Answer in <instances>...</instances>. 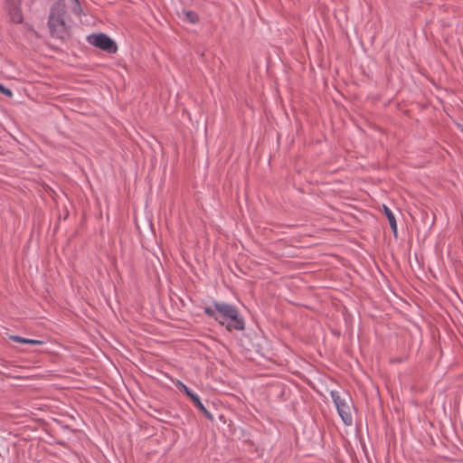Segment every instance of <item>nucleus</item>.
Instances as JSON below:
<instances>
[{"mask_svg": "<svg viewBox=\"0 0 463 463\" xmlns=\"http://www.w3.org/2000/svg\"><path fill=\"white\" fill-rule=\"evenodd\" d=\"M215 310L218 313L217 321L225 326L228 330H242L244 328L243 319L240 317L237 308L232 305L214 302Z\"/></svg>", "mask_w": 463, "mask_h": 463, "instance_id": "nucleus-1", "label": "nucleus"}, {"mask_svg": "<svg viewBox=\"0 0 463 463\" xmlns=\"http://www.w3.org/2000/svg\"><path fill=\"white\" fill-rule=\"evenodd\" d=\"M49 27L51 33L58 38H62L67 32L66 6L63 0L56 2L50 13Z\"/></svg>", "mask_w": 463, "mask_h": 463, "instance_id": "nucleus-2", "label": "nucleus"}, {"mask_svg": "<svg viewBox=\"0 0 463 463\" xmlns=\"http://www.w3.org/2000/svg\"><path fill=\"white\" fill-rule=\"evenodd\" d=\"M330 394L343 422L347 426L351 425L353 423L351 398L348 395L341 396L336 391H332Z\"/></svg>", "mask_w": 463, "mask_h": 463, "instance_id": "nucleus-3", "label": "nucleus"}, {"mask_svg": "<svg viewBox=\"0 0 463 463\" xmlns=\"http://www.w3.org/2000/svg\"><path fill=\"white\" fill-rule=\"evenodd\" d=\"M88 42L95 47H98L109 53L117 52L116 43L106 34H90L87 37Z\"/></svg>", "mask_w": 463, "mask_h": 463, "instance_id": "nucleus-4", "label": "nucleus"}, {"mask_svg": "<svg viewBox=\"0 0 463 463\" xmlns=\"http://www.w3.org/2000/svg\"><path fill=\"white\" fill-rule=\"evenodd\" d=\"M18 0H6V9L9 12L11 20L19 24L23 21L22 14L17 6Z\"/></svg>", "mask_w": 463, "mask_h": 463, "instance_id": "nucleus-5", "label": "nucleus"}, {"mask_svg": "<svg viewBox=\"0 0 463 463\" xmlns=\"http://www.w3.org/2000/svg\"><path fill=\"white\" fill-rule=\"evenodd\" d=\"M177 386L185 392V394L192 400L194 404L200 411L206 412V410H205L203 404L202 403V402L200 401L199 396L196 393L193 392L185 384H184L181 382H178Z\"/></svg>", "mask_w": 463, "mask_h": 463, "instance_id": "nucleus-6", "label": "nucleus"}, {"mask_svg": "<svg viewBox=\"0 0 463 463\" xmlns=\"http://www.w3.org/2000/svg\"><path fill=\"white\" fill-rule=\"evenodd\" d=\"M383 209H384V213H385V215L389 221V223H390V226L392 228V230L393 231L394 233L397 232V223H396V220H395V217L393 215V213H392V211L385 205H383Z\"/></svg>", "mask_w": 463, "mask_h": 463, "instance_id": "nucleus-7", "label": "nucleus"}, {"mask_svg": "<svg viewBox=\"0 0 463 463\" xmlns=\"http://www.w3.org/2000/svg\"><path fill=\"white\" fill-rule=\"evenodd\" d=\"M184 19L191 24H195L198 21V15L193 11H183Z\"/></svg>", "mask_w": 463, "mask_h": 463, "instance_id": "nucleus-8", "label": "nucleus"}, {"mask_svg": "<svg viewBox=\"0 0 463 463\" xmlns=\"http://www.w3.org/2000/svg\"><path fill=\"white\" fill-rule=\"evenodd\" d=\"M204 313L211 317H213L216 321L219 319L218 313L215 310V307H208L204 308Z\"/></svg>", "mask_w": 463, "mask_h": 463, "instance_id": "nucleus-9", "label": "nucleus"}, {"mask_svg": "<svg viewBox=\"0 0 463 463\" xmlns=\"http://www.w3.org/2000/svg\"><path fill=\"white\" fill-rule=\"evenodd\" d=\"M71 2H72V6H71L72 12L75 14L79 15L81 13V8L80 6L79 1L78 0H71Z\"/></svg>", "mask_w": 463, "mask_h": 463, "instance_id": "nucleus-10", "label": "nucleus"}, {"mask_svg": "<svg viewBox=\"0 0 463 463\" xmlns=\"http://www.w3.org/2000/svg\"><path fill=\"white\" fill-rule=\"evenodd\" d=\"M10 339H12L13 341H14L16 343H21V344H26V342H28V338H24V337H22L19 335H11Z\"/></svg>", "mask_w": 463, "mask_h": 463, "instance_id": "nucleus-11", "label": "nucleus"}, {"mask_svg": "<svg viewBox=\"0 0 463 463\" xmlns=\"http://www.w3.org/2000/svg\"><path fill=\"white\" fill-rule=\"evenodd\" d=\"M0 92L7 97H12L13 92L10 89L5 88L3 84L0 83Z\"/></svg>", "mask_w": 463, "mask_h": 463, "instance_id": "nucleus-12", "label": "nucleus"}, {"mask_svg": "<svg viewBox=\"0 0 463 463\" xmlns=\"http://www.w3.org/2000/svg\"><path fill=\"white\" fill-rule=\"evenodd\" d=\"M26 344L34 345H40L43 344V341L37 340V339L28 338V342H26Z\"/></svg>", "mask_w": 463, "mask_h": 463, "instance_id": "nucleus-13", "label": "nucleus"}, {"mask_svg": "<svg viewBox=\"0 0 463 463\" xmlns=\"http://www.w3.org/2000/svg\"><path fill=\"white\" fill-rule=\"evenodd\" d=\"M458 129H460L463 132V125L458 124Z\"/></svg>", "mask_w": 463, "mask_h": 463, "instance_id": "nucleus-14", "label": "nucleus"}]
</instances>
